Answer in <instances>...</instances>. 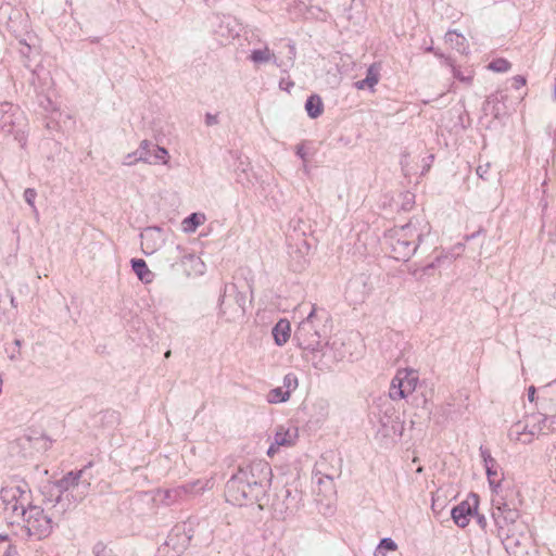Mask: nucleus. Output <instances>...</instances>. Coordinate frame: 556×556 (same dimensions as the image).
I'll return each instance as SVG.
<instances>
[{
    "label": "nucleus",
    "mask_w": 556,
    "mask_h": 556,
    "mask_svg": "<svg viewBox=\"0 0 556 556\" xmlns=\"http://www.w3.org/2000/svg\"><path fill=\"white\" fill-rule=\"evenodd\" d=\"M520 498L517 493L509 491L506 495L494 500L492 517L497 528V536L502 540L510 556H538V549L528 533L513 530L519 518Z\"/></svg>",
    "instance_id": "obj_1"
},
{
    "label": "nucleus",
    "mask_w": 556,
    "mask_h": 556,
    "mask_svg": "<svg viewBox=\"0 0 556 556\" xmlns=\"http://www.w3.org/2000/svg\"><path fill=\"white\" fill-rule=\"evenodd\" d=\"M323 318L318 316L315 305L312 306L307 317L302 320L295 330L294 338L298 344L305 351L313 354L312 361L314 366L320 370L330 369L333 364L342 361L345 357L344 342L341 338H334L329 344L327 351L321 355V358L316 361L321 345Z\"/></svg>",
    "instance_id": "obj_2"
},
{
    "label": "nucleus",
    "mask_w": 556,
    "mask_h": 556,
    "mask_svg": "<svg viewBox=\"0 0 556 556\" xmlns=\"http://www.w3.org/2000/svg\"><path fill=\"white\" fill-rule=\"evenodd\" d=\"M539 410L528 415L529 429L538 439L556 431V381L547 384L538 397Z\"/></svg>",
    "instance_id": "obj_3"
},
{
    "label": "nucleus",
    "mask_w": 556,
    "mask_h": 556,
    "mask_svg": "<svg viewBox=\"0 0 556 556\" xmlns=\"http://www.w3.org/2000/svg\"><path fill=\"white\" fill-rule=\"evenodd\" d=\"M0 503L3 509L5 519L11 525L21 519L22 510L27 508L30 503V491L26 483L9 484L0 491Z\"/></svg>",
    "instance_id": "obj_4"
},
{
    "label": "nucleus",
    "mask_w": 556,
    "mask_h": 556,
    "mask_svg": "<svg viewBox=\"0 0 556 556\" xmlns=\"http://www.w3.org/2000/svg\"><path fill=\"white\" fill-rule=\"evenodd\" d=\"M21 514L23 529L28 538L42 540L52 533L53 515L46 513L42 507L28 504Z\"/></svg>",
    "instance_id": "obj_5"
},
{
    "label": "nucleus",
    "mask_w": 556,
    "mask_h": 556,
    "mask_svg": "<svg viewBox=\"0 0 556 556\" xmlns=\"http://www.w3.org/2000/svg\"><path fill=\"white\" fill-rule=\"evenodd\" d=\"M237 475L240 479H243L245 485L252 486L251 492L254 496H263L265 498L266 493L270 486L271 481V469L266 463L257 462L252 463L245 467L239 468Z\"/></svg>",
    "instance_id": "obj_6"
},
{
    "label": "nucleus",
    "mask_w": 556,
    "mask_h": 556,
    "mask_svg": "<svg viewBox=\"0 0 556 556\" xmlns=\"http://www.w3.org/2000/svg\"><path fill=\"white\" fill-rule=\"evenodd\" d=\"M85 471H70L55 483L59 491L56 501L59 502L63 494L71 496L75 503L81 502L89 493L90 481L84 478Z\"/></svg>",
    "instance_id": "obj_7"
},
{
    "label": "nucleus",
    "mask_w": 556,
    "mask_h": 556,
    "mask_svg": "<svg viewBox=\"0 0 556 556\" xmlns=\"http://www.w3.org/2000/svg\"><path fill=\"white\" fill-rule=\"evenodd\" d=\"M239 481L242 482L240 476L235 473L227 482L225 491L227 502L237 506L257 504L263 509L265 506L263 503L264 497L252 495V486L250 484L249 486L245 485V482L239 483Z\"/></svg>",
    "instance_id": "obj_8"
},
{
    "label": "nucleus",
    "mask_w": 556,
    "mask_h": 556,
    "mask_svg": "<svg viewBox=\"0 0 556 556\" xmlns=\"http://www.w3.org/2000/svg\"><path fill=\"white\" fill-rule=\"evenodd\" d=\"M418 381L419 376L416 370L409 368L399 369L391 381L389 396L393 401L407 397L416 390Z\"/></svg>",
    "instance_id": "obj_9"
},
{
    "label": "nucleus",
    "mask_w": 556,
    "mask_h": 556,
    "mask_svg": "<svg viewBox=\"0 0 556 556\" xmlns=\"http://www.w3.org/2000/svg\"><path fill=\"white\" fill-rule=\"evenodd\" d=\"M299 440V428L293 425H278L274 429L273 437L270 438V445L266 455L273 458L280 450V447H293Z\"/></svg>",
    "instance_id": "obj_10"
},
{
    "label": "nucleus",
    "mask_w": 556,
    "mask_h": 556,
    "mask_svg": "<svg viewBox=\"0 0 556 556\" xmlns=\"http://www.w3.org/2000/svg\"><path fill=\"white\" fill-rule=\"evenodd\" d=\"M208 486V481H206L204 484L200 481H193L191 483H188L186 485H180L174 489H166V490H159L157 496L159 500L165 504V505H172L179 500L184 498L188 494H197L203 491L205 488Z\"/></svg>",
    "instance_id": "obj_11"
},
{
    "label": "nucleus",
    "mask_w": 556,
    "mask_h": 556,
    "mask_svg": "<svg viewBox=\"0 0 556 556\" xmlns=\"http://www.w3.org/2000/svg\"><path fill=\"white\" fill-rule=\"evenodd\" d=\"M508 438L510 441L529 444L535 440V435L531 429H529V418L528 415L523 420H519L511 425L508 431Z\"/></svg>",
    "instance_id": "obj_12"
},
{
    "label": "nucleus",
    "mask_w": 556,
    "mask_h": 556,
    "mask_svg": "<svg viewBox=\"0 0 556 556\" xmlns=\"http://www.w3.org/2000/svg\"><path fill=\"white\" fill-rule=\"evenodd\" d=\"M484 468H485L489 484H490L491 489L493 490V492H495V496L493 497V501L497 496H501V495L505 496L506 493L509 491L516 492L517 498H519V493L515 489H507V490L498 491V488L501 486V482L503 480V472H502V468L500 467L497 462L494 464H491L489 466H485Z\"/></svg>",
    "instance_id": "obj_13"
},
{
    "label": "nucleus",
    "mask_w": 556,
    "mask_h": 556,
    "mask_svg": "<svg viewBox=\"0 0 556 556\" xmlns=\"http://www.w3.org/2000/svg\"><path fill=\"white\" fill-rule=\"evenodd\" d=\"M152 146V142L149 140H142L139 144V148L134 151L132 153H129L125 156L123 164L126 166H131L136 164L137 162H143L151 164L150 161V147Z\"/></svg>",
    "instance_id": "obj_14"
},
{
    "label": "nucleus",
    "mask_w": 556,
    "mask_h": 556,
    "mask_svg": "<svg viewBox=\"0 0 556 556\" xmlns=\"http://www.w3.org/2000/svg\"><path fill=\"white\" fill-rule=\"evenodd\" d=\"M451 515H452L454 522L458 527L465 528L466 526H468V523L470 521V516L472 515V509L468 502H462L460 504H458L457 506H455L452 509Z\"/></svg>",
    "instance_id": "obj_15"
},
{
    "label": "nucleus",
    "mask_w": 556,
    "mask_h": 556,
    "mask_svg": "<svg viewBox=\"0 0 556 556\" xmlns=\"http://www.w3.org/2000/svg\"><path fill=\"white\" fill-rule=\"evenodd\" d=\"M182 266L188 276L202 275L205 270L204 262L199 256H195L193 254L184 256Z\"/></svg>",
    "instance_id": "obj_16"
},
{
    "label": "nucleus",
    "mask_w": 556,
    "mask_h": 556,
    "mask_svg": "<svg viewBox=\"0 0 556 556\" xmlns=\"http://www.w3.org/2000/svg\"><path fill=\"white\" fill-rule=\"evenodd\" d=\"M12 103H0V128L4 132H11L14 125V113Z\"/></svg>",
    "instance_id": "obj_17"
},
{
    "label": "nucleus",
    "mask_w": 556,
    "mask_h": 556,
    "mask_svg": "<svg viewBox=\"0 0 556 556\" xmlns=\"http://www.w3.org/2000/svg\"><path fill=\"white\" fill-rule=\"evenodd\" d=\"M291 327L287 319H280L273 328L275 343L279 346L286 344L290 338Z\"/></svg>",
    "instance_id": "obj_18"
},
{
    "label": "nucleus",
    "mask_w": 556,
    "mask_h": 556,
    "mask_svg": "<svg viewBox=\"0 0 556 556\" xmlns=\"http://www.w3.org/2000/svg\"><path fill=\"white\" fill-rule=\"evenodd\" d=\"M445 42L451 46L452 49L460 53H465L468 49L467 39L464 35L458 34L455 30H448L445 34Z\"/></svg>",
    "instance_id": "obj_19"
},
{
    "label": "nucleus",
    "mask_w": 556,
    "mask_h": 556,
    "mask_svg": "<svg viewBox=\"0 0 556 556\" xmlns=\"http://www.w3.org/2000/svg\"><path fill=\"white\" fill-rule=\"evenodd\" d=\"M250 60L256 64L273 62L277 66H281L275 53L271 52L268 47L253 50L250 54Z\"/></svg>",
    "instance_id": "obj_20"
},
{
    "label": "nucleus",
    "mask_w": 556,
    "mask_h": 556,
    "mask_svg": "<svg viewBox=\"0 0 556 556\" xmlns=\"http://www.w3.org/2000/svg\"><path fill=\"white\" fill-rule=\"evenodd\" d=\"M379 81V71L376 65H370L367 70L366 77L356 81L354 85L356 89L362 90L366 87L372 89Z\"/></svg>",
    "instance_id": "obj_21"
},
{
    "label": "nucleus",
    "mask_w": 556,
    "mask_h": 556,
    "mask_svg": "<svg viewBox=\"0 0 556 556\" xmlns=\"http://www.w3.org/2000/svg\"><path fill=\"white\" fill-rule=\"evenodd\" d=\"M305 110L311 118H317L324 110L323 100L318 94H312L307 98Z\"/></svg>",
    "instance_id": "obj_22"
},
{
    "label": "nucleus",
    "mask_w": 556,
    "mask_h": 556,
    "mask_svg": "<svg viewBox=\"0 0 556 556\" xmlns=\"http://www.w3.org/2000/svg\"><path fill=\"white\" fill-rule=\"evenodd\" d=\"M131 267L137 277L143 282H150L152 280V273L147 267V264L141 258H132Z\"/></svg>",
    "instance_id": "obj_23"
},
{
    "label": "nucleus",
    "mask_w": 556,
    "mask_h": 556,
    "mask_svg": "<svg viewBox=\"0 0 556 556\" xmlns=\"http://www.w3.org/2000/svg\"><path fill=\"white\" fill-rule=\"evenodd\" d=\"M203 213H192L182 220V229L186 232H192L195 228L205 222Z\"/></svg>",
    "instance_id": "obj_24"
},
{
    "label": "nucleus",
    "mask_w": 556,
    "mask_h": 556,
    "mask_svg": "<svg viewBox=\"0 0 556 556\" xmlns=\"http://www.w3.org/2000/svg\"><path fill=\"white\" fill-rule=\"evenodd\" d=\"M404 426L397 420H391L390 425H382L381 432L383 437L388 438H400L403 434Z\"/></svg>",
    "instance_id": "obj_25"
},
{
    "label": "nucleus",
    "mask_w": 556,
    "mask_h": 556,
    "mask_svg": "<svg viewBox=\"0 0 556 556\" xmlns=\"http://www.w3.org/2000/svg\"><path fill=\"white\" fill-rule=\"evenodd\" d=\"M150 161H151V164H156V163H162V164H167L168 163V151L163 148V147H159V146H151L150 147Z\"/></svg>",
    "instance_id": "obj_26"
},
{
    "label": "nucleus",
    "mask_w": 556,
    "mask_h": 556,
    "mask_svg": "<svg viewBox=\"0 0 556 556\" xmlns=\"http://www.w3.org/2000/svg\"><path fill=\"white\" fill-rule=\"evenodd\" d=\"M141 238L152 241L165 242L168 238L164 229L160 227H148L141 232Z\"/></svg>",
    "instance_id": "obj_27"
},
{
    "label": "nucleus",
    "mask_w": 556,
    "mask_h": 556,
    "mask_svg": "<svg viewBox=\"0 0 556 556\" xmlns=\"http://www.w3.org/2000/svg\"><path fill=\"white\" fill-rule=\"evenodd\" d=\"M291 251L289 255L298 267H301L304 263V256L308 253L309 245H290Z\"/></svg>",
    "instance_id": "obj_28"
},
{
    "label": "nucleus",
    "mask_w": 556,
    "mask_h": 556,
    "mask_svg": "<svg viewBox=\"0 0 556 556\" xmlns=\"http://www.w3.org/2000/svg\"><path fill=\"white\" fill-rule=\"evenodd\" d=\"M290 399V391L283 390V388H275L267 394V402L270 404H278L287 402Z\"/></svg>",
    "instance_id": "obj_29"
},
{
    "label": "nucleus",
    "mask_w": 556,
    "mask_h": 556,
    "mask_svg": "<svg viewBox=\"0 0 556 556\" xmlns=\"http://www.w3.org/2000/svg\"><path fill=\"white\" fill-rule=\"evenodd\" d=\"M445 64L452 68V73H453V76L460 80V81H464L466 84H470L471 80H472V75L471 73H468L467 75H465L460 70H458L455 64H454V61L451 59V58H445Z\"/></svg>",
    "instance_id": "obj_30"
},
{
    "label": "nucleus",
    "mask_w": 556,
    "mask_h": 556,
    "mask_svg": "<svg viewBox=\"0 0 556 556\" xmlns=\"http://www.w3.org/2000/svg\"><path fill=\"white\" fill-rule=\"evenodd\" d=\"M488 67L496 73H505L508 72L511 67V64L506 59H495L493 60Z\"/></svg>",
    "instance_id": "obj_31"
},
{
    "label": "nucleus",
    "mask_w": 556,
    "mask_h": 556,
    "mask_svg": "<svg viewBox=\"0 0 556 556\" xmlns=\"http://www.w3.org/2000/svg\"><path fill=\"white\" fill-rule=\"evenodd\" d=\"M236 159L238 161V164L236 166V173L238 175V180H240V176L241 174L243 175H247L249 168H250V163L248 161V157H242L240 154L236 153Z\"/></svg>",
    "instance_id": "obj_32"
},
{
    "label": "nucleus",
    "mask_w": 556,
    "mask_h": 556,
    "mask_svg": "<svg viewBox=\"0 0 556 556\" xmlns=\"http://www.w3.org/2000/svg\"><path fill=\"white\" fill-rule=\"evenodd\" d=\"M37 197V191L33 188H27L24 191V200L26 203L33 208L35 213H37V208L35 206V199Z\"/></svg>",
    "instance_id": "obj_33"
},
{
    "label": "nucleus",
    "mask_w": 556,
    "mask_h": 556,
    "mask_svg": "<svg viewBox=\"0 0 556 556\" xmlns=\"http://www.w3.org/2000/svg\"><path fill=\"white\" fill-rule=\"evenodd\" d=\"M298 387V378L293 374H288L283 378V388H286V391L295 390Z\"/></svg>",
    "instance_id": "obj_34"
},
{
    "label": "nucleus",
    "mask_w": 556,
    "mask_h": 556,
    "mask_svg": "<svg viewBox=\"0 0 556 556\" xmlns=\"http://www.w3.org/2000/svg\"><path fill=\"white\" fill-rule=\"evenodd\" d=\"M480 456L483 460L484 467L496 463L495 458L492 457L490 451L486 447L480 446Z\"/></svg>",
    "instance_id": "obj_35"
},
{
    "label": "nucleus",
    "mask_w": 556,
    "mask_h": 556,
    "mask_svg": "<svg viewBox=\"0 0 556 556\" xmlns=\"http://www.w3.org/2000/svg\"><path fill=\"white\" fill-rule=\"evenodd\" d=\"M378 548L387 549V551H395L397 548V545L392 539L384 538L380 541Z\"/></svg>",
    "instance_id": "obj_36"
},
{
    "label": "nucleus",
    "mask_w": 556,
    "mask_h": 556,
    "mask_svg": "<svg viewBox=\"0 0 556 556\" xmlns=\"http://www.w3.org/2000/svg\"><path fill=\"white\" fill-rule=\"evenodd\" d=\"M551 457H552V477L554 482L556 483V441L553 445V448L551 451Z\"/></svg>",
    "instance_id": "obj_37"
},
{
    "label": "nucleus",
    "mask_w": 556,
    "mask_h": 556,
    "mask_svg": "<svg viewBox=\"0 0 556 556\" xmlns=\"http://www.w3.org/2000/svg\"><path fill=\"white\" fill-rule=\"evenodd\" d=\"M489 168H490V164H489V163H488V164H485V165H479V166L477 167V169H476L477 175H478L480 178H482V179L486 180V179H488Z\"/></svg>",
    "instance_id": "obj_38"
},
{
    "label": "nucleus",
    "mask_w": 556,
    "mask_h": 556,
    "mask_svg": "<svg viewBox=\"0 0 556 556\" xmlns=\"http://www.w3.org/2000/svg\"><path fill=\"white\" fill-rule=\"evenodd\" d=\"M205 124L206 126H214L218 124L217 114L206 113L205 114Z\"/></svg>",
    "instance_id": "obj_39"
},
{
    "label": "nucleus",
    "mask_w": 556,
    "mask_h": 556,
    "mask_svg": "<svg viewBox=\"0 0 556 556\" xmlns=\"http://www.w3.org/2000/svg\"><path fill=\"white\" fill-rule=\"evenodd\" d=\"M273 510H274V516L278 519H285L286 518V513H287V509L286 508H282V507H279L277 505H274L273 506Z\"/></svg>",
    "instance_id": "obj_40"
},
{
    "label": "nucleus",
    "mask_w": 556,
    "mask_h": 556,
    "mask_svg": "<svg viewBox=\"0 0 556 556\" xmlns=\"http://www.w3.org/2000/svg\"><path fill=\"white\" fill-rule=\"evenodd\" d=\"M279 87L282 90L290 91V89L294 87V83L292 80H290V79L282 78L279 81Z\"/></svg>",
    "instance_id": "obj_41"
},
{
    "label": "nucleus",
    "mask_w": 556,
    "mask_h": 556,
    "mask_svg": "<svg viewBox=\"0 0 556 556\" xmlns=\"http://www.w3.org/2000/svg\"><path fill=\"white\" fill-rule=\"evenodd\" d=\"M416 250H417V247H415L412 251H408L403 254H393L392 257L397 261H407L409 258L410 254L415 253Z\"/></svg>",
    "instance_id": "obj_42"
},
{
    "label": "nucleus",
    "mask_w": 556,
    "mask_h": 556,
    "mask_svg": "<svg viewBox=\"0 0 556 556\" xmlns=\"http://www.w3.org/2000/svg\"><path fill=\"white\" fill-rule=\"evenodd\" d=\"M515 87L519 89L520 87L526 85V78L523 76L517 75L514 77Z\"/></svg>",
    "instance_id": "obj_43"
},
{
    "label": "nucleus",
    "mask_w": 556,
    "mask_h": 556,
    "mask_svg": "<svg viewBox=\"0 0 556 556\" xmlns=\"http://www.w3.org/2000/svg\"><path fill=\"white\" fill-rule=\"evenodd\" d=\"M295 152H296V155H299L303 161H305V159H306V151H305L303 144H298Z\"/></svg>",
    "instance_id": "obj_44"
},
{
    "label": "nucleus",
    "mask_w": 556,
    "mask_h": 556,
    "mask_svg": "<svg viewBox=\"0 0 556 556\" xmlns=\"http://www.w3.org/2000/svg\"><path fill=\"white\" fill-rule=\"evenodd\" d=\"M536 390L533 386L528 389V399L530 402H534Z\"/></svg>",
    "instance_id": "obj_45"
},
{
    "label": "nucleus",
    "mask_w": 556,
    "mask_h": 556,
    "mask_svg": "<svg viewBox=\"0 0 556 556\" xmlns=\"http://www.w3.org/2000/svg\"><path fill=\"white\" fill-rule=\"evenodd\" d=\"M3 556H18V553L15 547L10 545Z\"/></svg>",
    "instance_id": "obj_46"
},
{
    "label": "nucleus",
    "mask_w": 556,
    "mask_h": 556,
    "mask_svg": "<svg viewBox=\"0 0 556 556\" xmlns=\"http://www.w3.org/2000/svg\"><path fill=\"white\" fill-rule=\"evenodd\" d=\"M426 51H428V52H433V53H434V55H437V56H439V58H441V59H444V60H445V58H446L443 53L439 52L438 50H434V49H433V47H428V48L426 49Z\"/></svg>",
    "instance_id": "obj_47"
},
{
    "label": "nucleus",
    "mask_w": 556,
    "mask_h": 556,
    "mask_svg": "<svg viewBox=\"0 0 556 556\" xmlns=\"http://www.w3.org/2000/svg\"><path fill=\"white\" fill-rule=\"evenodd\" d=\"M10 303H11L12 307H14V308H16V307H17V302H16V300H15V298H14V296H11V299H10Z\"/></svg>",
    "instance_id": "obj_48"
},
{
    "label": "nucleus",
    "mask_w": 556,
    "mask_h": 556,
    "mask_svg": "<svg viewBox=\"0 0 556 556\" xmlns=\"http://www.w3.org/2000/svg\"><path fill=\"white\" fill-rule=\"evenodd\" d=\"M434 266H435V265H434V263H433V262H431V263H429L428 265H426V266H425L424 270L426 271V270H428L429 268H434Z\"/></svg>",
    "instance_id": "obj_49"
},
{
    "label": "nucleus",
    "mask_w": 556,
    "mask_h": 556,
    "mask_svg": "<svg viewBox=\"0 0 556 556\" xmlns=\"http://www.w3.org/2000/svg\"><path fill=\"white\" fill-rule=\"evenodd\" d=\"M375 556H386V554L381 552V549L377 548Z\"/></svg>",
    "instance_id": "obj_50"
},
{
    "label": "nucleus",
    "mask_w": 556,
    "mask_h": 556,
    "mask_svg": "<svg viewBox=\"0 0 556 556\" xmlns=\"http://www.w3.org/2000/svg\"><path fill=\"white\" fill-rule=\"evenodd\" d=\"M8 535L7 534H0V542L7 541Z\"/></svg>",
    "instance_id": "obj_51"
},
{
    "label": "nucleus",
    "mask_w": 556,
    "mask_h": 556,
    "mask_svg": "<svg viewBox=\"0 0 556 556\" xmlns=\"http://www.w3.org/2000/svg\"><path fill=\"white\" fill-rule=\"evenodd\" d=\"M290 52H291V54L294 56V54H295V48H294V46H290Z\"/></svg>",
    "instance_id": "obj_52"
},
{
    "label": "nucleus",
    "mask_w": 556,
    "mask_h": 556,
    "mask_svg": "<svg viewBox=\"0 0 556 556\" xmlns=\"http://www.w3.org/2000/svg\"><path fill=\"white\" fill-rule=\"evenodd\" d=\"M553 96L556 99V80H555L554 88H553Z\"/></svg>",
    "instance_id": "obj_53"
},
{
    "label": "nucleus",
    "mask_w": 556,
    "mask_h": 556,
    "mask_svg": "<svg viewBox=\"0 0 556 556\" xmlns=\"http://www.w3.org/2000/svg\"><path fill=\"white\" fill-rule=\"evenodd\" d=\"M440 260H441V253H437V254H435V261H437V262H440Z\"/></svg>",
    "instance_id": "obj_54"
},
{
    "label": "nucleus",
    "mask_w": 556,
    "mask_h": 556,
    "mask_svg": "<svg viewBox=\"0 0 556 556\" xmlns=\"http://www.w3.org/2000/svg\"><path fill=\"white\" fill-rule=\"evenodd\" d=\"M143 252H144L146 254H152V253H154V249H152L151 251H147V250H144Z\"/></svg>",
    "instance_id": "obj_55"
},
{
    "label": "nucleus",
    "mask_w": 556,
    "mask_h": 556,
    "mask_svg": "<svg viewBox=\"0 0 556 556\" xmlns=\"http://www.w3.org/2000/svg\"><path fill=\"white\" fill-rule=\"evenodd\" d=\"M169 355H170V351H167V352L165 353V356H166V357H169Z\"/></svg>",
    "instance_id": "obj_56"
},
{
    "label": "nucleus",
    "mask_w": 556,
    "mask_h": 556,
    "mask_svg": "<svg viewBox=\"0 0 556 556\" xmlns=\"http://www.w3.org/2000/svg\"><path fill=\"white\" fill-rule=\"evenodd\" d=\"M421 471H422V467H419V468L417 469V472H421Z\"/></svg>",
    "instance_id": "obj_57"
}]
</instances>
